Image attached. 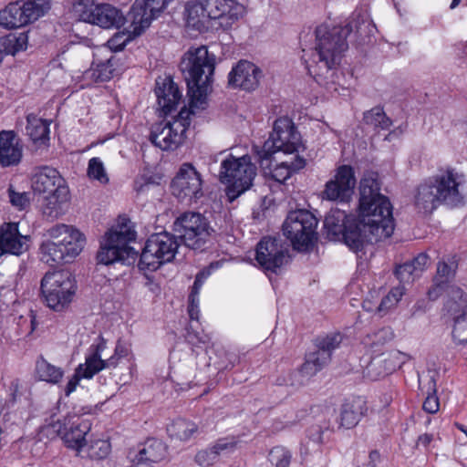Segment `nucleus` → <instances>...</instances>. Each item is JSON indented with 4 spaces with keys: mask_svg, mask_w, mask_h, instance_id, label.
<instances>
[{
    "mask_svg": "<svg viewBox=\"0 0 467 467\" xmlns=\"http://www.w3.org/2000/svg\"><path fill=\"white\" fill-rule=\"evenodd\" d=\"M203 273H199L197 274L196 277H195V280L193 282V285L192 286V290H191V293H193V294H196V295H199V291L202 285V277H203Z\"/></svg>",
    "mask_w": 467,
    "mask_h": 467,
    "instance_id": "obj_62",
    "label": "nucleus"
},
{
    "mask_svg": "<svg viewBox=\"0 0 467 467\" xmlns=\"http://www.w3.org/2000/svg\"><path fill=\"white\" fill-rule=\"evenodd\" d=\"M119 359L120 358L115 353L109 358L103 359V369L115 368L119 365Z\"/></svg>",
    "mask_w": 467,
    "mask_h": 467,
    "instance_id": "obj_61",
    "label": "nucleus"
},
{
    "mask_svg": "<svg viewBox=\"0 0 467 467\" xmlns=\"http://www.w3.org/2000/svg\"><path fill=\"white\" fill-rule=\"evenodd\" d=\"M376 336H379V337H383L384 339H390L393 336L391 330L389 327H383L379 330V332L376 334Z\"/></svg>",
    "mask_w": 467,
    "mask_h": 467,
    "instance_id": "obj_64",
    "label": "nucleus"
},
{
    "mask_svg": "<svg viewBox=\"0 0 467 467\" xmlns=\"http://www.w3.org/2000/svg\"><path fill=\"white\" fill-rule=\"evenodd\" d=\"M111 446L107 440H96L88 447V456L91 460L105 459L110 452Z\"/></svg>",
    "mask_w": 467,
    "mask_h": 467,
    "instance_id": "obj_44",
    "label": "nucleus"
},
{
    "mask_svg": "<svg viewBox=\"0 0 467 467\" xmlns=\"http://www.w3.org/2000/svg\"><path fill=\"white\" fill-rule=\"evenodd\" d=\"M98 5L96 0H74L72 13L74 16L82 22L88 23L93 17L94 10Z\"/></svg>",
    "mask_w": 467,
    "mask_h": 467,
    "instance_id": "obj_40",
    "label": "nucleus"
},
{
    "mask_svg": "<svg viewBox=\"0 0 467 467\" xmlns=\"http://www.w3.org/2000/svg\"><path fill=\"white\" fill-rule=\"evenodd\" d=\"M198 431V426L185 419H176L167 428V431L171 438H174L180 441H188L193 434Z\"/></svg>",
    "mask_w": 467,
    "mask_h": 467,
    "instance_id": "obj_38",
    "label": "nucleus"
},
{
    "mask_svg": "<svg viewBox=\"0 0 467 467\" xmlns=\"http://www.w3.org/2000/svg\"><path fill=\"white\" fill-rule=\"evenodd\" d=\"M254 258L264 272L277 274L289 262L288 244L279 237L265 236L256 244Z\"/></svg>",
    "mask_w": 467,
    "mask_h": 467,
    "instance_id": "obj_17",
    "label": "nucleus"
},
{
    "mask_svg": "<svg viewBox=\"0 0 467 467\" xmlns=\"http://www.w3.org/2000/svg\"><path fill=\"white\" fill-rule=\"evenodd\" d=\"M377 180L363 178L359 185L358 214H348L340 209H331L324 220L327 238L342 240L352 251H361L368 244L389 238L395 223L392 205L379 192Z\"/></svg>",
    "mask_w": 467,
    "mask_h": 467,
    "instance_id": "obj_1",
    "label": "nucleus"
},
{
    "mask_svg": "<svg viewBox=\"0 0 467 467\" xmlns=\"http://www.w3.org/2000/svg\"><path fill=\"white\" fill-rule=\"evenodd\" d=\"M23 157L21 140L14 130L0 131V165L2 167L16 166Z\"/></svg>",
    "mask_w": 467,
    "mask_h": 467,
    "instance_id": "obj_25",
    "label": "nucleus"
},
{
    "mask_svg": "<svg viewBox=\"0 0 467 467\" xmlns=\"http://www.w3.org/2000/svg\"><path fill=\"white\" fill-rule=\"evenodd\" d=\"M40 289L47 306L59 312L71 303L77 284L69 271L62 270L46 274L41 280Z\"/></svg>",
    "mask_w": 467,
    "mask_h": 467,
    "instance_id": "obj_14",
    "label": "nucleus"
},
{
    "mask_svg": "<svg viewBox=\"0 0 467 467\" xmlns=\"http://www.w3.org/2000/svg\"><path fill=\"white\" fill-rule=\"evenodd\" d=\"M31 186L36 194L45 197L44 214L57 217L60 204L67 200L68 195V189L58 171L48 166L37 168L31 178Z\"/></svg>",
    "mask_w": 467,
    "mask_h": 467,
    "instance_id": "obj_10",
    "label": "nucleus"
},
{
    "mask_svg": "<svg viewBox=\"0 0 467 467\" xmlns=\"http://www.w3.org/2000/svg\"><path fill=\"white\" fill-rule=\"evenodd\" d=\"M36 372L40 380L53 385L58 384L64 376V370L61 368L52 365L44 358L37 359Z\"/></svg>",
    "mask_w": 467,
    "mask_h": 467,
    "instance_id": "obj_37",
    "label": "nucleus"
},
{
    "mask_svg": "<svg viewBox=\"0 0 467 467\" xmlns=\"http://www.w3.org/2000/svg\"><path fill=\"white\" fill-rule=\"evenodd\" d=\"M238 442V439L234 436L219 438L212 444V450L217 451V456L219 458L223 453L234 451Z\"/></svg>",
    "mask_w": 467,
    "mask_h": 467,
    "instance_id": "obj_49",
    "label": "nucleus"
},
{
    "mask_svg": "<svg viewBox=\"0 0 467 467\" xmlns=\"http://www.w3.org/2000/svg\"><path fill=\"white\" fill-rule=\"evenodd\" d=\"M129 352H130L129 347L125 343H123L121 340H118L115 349H114V353L119 358H121L127 357L129 355Z\"/></svg>",
    "mask_w": 467,
    "mask_h": 467,
    "instance_id": "obj_59",
    "label": "nucleus"
},
{
    "mask_svg": "<svg viewBox=\"0 0 467 467\" xmlns=\"http://www.w3.org/2000/svg\"><path fill=\"white\" fill-rule=\"evenodd\" d=\"M81 367H77L75 369L74 375L71 377V379L68 380L65 387V395L68 397L72 392H74L79 384V381L81 379H84V376H82L81 373Z\"/></svg>",
    "mask_w": 467,
    "mask_h": 467,
    "instance_id": "obj_56",
    "label": "nucleus"
},
{
    "mask_svg": "<svg viewBox=\"0 0 467 467\" xmlns=\"http://www.w3.org/2000/svg\"><path fill=\"white\" fill-rule=\"evenodd\" d=\"M194 109L183 107L172 121L163 120L154 124L150 134V142L162 150L177 149L184 140Z\"/></svg>",
    "mask_w": 467,
    "mask_h": 467,
    "instance_id": "obj_15",
    "label": "nucleus"
},
{
    "mask_svg": "<svg viewBox=\"0 0 467 467\" xmlns=\"http://www.w3.org/2000/svg\"><path fill=\"white\" fill-rule=\"evenodd\" d=\"M457 269L458 260L456 255H453L448 259V262L440 261L438 263L436 275L433 278L444 281V283L449 285L450 281L454 278Z\"/></svg>",
    "mask_w": 467,
    "mask_h": 467,
    "instance_id": "obj_41",
    "label": "nucleus"
},
{
    "mask_svg": "<svg viewBox=\"0 0 467 467\" xmlns=\"http://www.w3.org/2000/svg\"><path fill=\"white\" fill-rule=\"evenodd\" d=\"M173 230L188 248L202 253L213 244L216 231L209 219L199 212H184L173 223Z\"/></svg>",
    "mask_w": 467,
    "mask_h": 467,
    "instance_id": "obj_8",
    "label": "nucleus"
},
{
    "mask_svg": "<svg viewBox=\"0 0 467 467\" xmlns=\"http://www.w3.org/2000/svg\"><path fill=\"white\" fill-rule=\"evenodd\" d=\"M28 36L26 33H10L0 37V54L16 55L25 50L27 46Z\"/></svg>",
    "mask_w": 467,
    "mask_h": 467,
    "instance_id": "obj_36",
    "label": "nucleus"
},
{
    "mask_svg": "<svg viewBox=\"0 0 467 467\" xmlns=\"http://www.w3.org/2000/svg\"><path fill=\"white\" fill-rule=\"evenodd\" d=\"M329 431H333V427L329 421L324 420L320 424L312 425L307 430V436L312 441L322 444L325 442V433Z\"/></svg>",
    "mask_w": 467,
    "mask_h": 467,
    "instance_id": "obj_48",
    "label": "nucleus"
},
{
    "mask_svg": "<svg viewBox=\"0 0 467 467\" xmlns=\"http://www.w3.org/2000/svg\"><path fill=\"white\" fill-rule=\"evenodd\" d=\"M376 26L366 11L355 10L348 18L346 26H317L316 29V47L311 55L312 64L306 67L310 75L322 76L335 69L341 62L343 53L348 48V36L350 42L364 45L370 41Z\"/></svg>",
    "mask_w": 467,
    "mask_h": 467,
    "instance_id": "obj_2",
    "label": "nucleus"
},
{
    "mask_svg": "<svg viewBox=\"0 0 467 467\" xmlns=\"http://www.w3.org/2000/svg\"><path fill=\"white\" fill-rule=\"evenodd\" d=\"M291 459V451L283 446L273 447L268 454L269 462L275 467H289Z\"/></svg>",
    "mask_w": 467,
    "mask_h": 467,
    "instance_id": "obj_43",
    "label": "nucleus"
},
{
    "mask_svg": "<svg viewBox=\"0 0 467 467\" xmlns=\"http://www.w3.org/2000/svg\"><path fill=\"white\" fill-rule=\"evenodd\" d=\"M262 77L259 67L250 61L240 60L228 74V87L251 92L258 88Z\"/></svg>",
    "mask_w": 467,
    "mask_h": 467,
    "instance_id": "obj_21",
    "label": "nucleus"
},
{
    "mask_svg": "<svg viewBox=\"0 0 467 467\" xmlns=\"http://www.w3.org/2000/svg\"><path fill=\"white\" fill-rule=\"evenodd\" d=\"M88 175L89 178L99 181L100 183H108L109 178L105 171L103 162L99 158H92L88 161Z\"/></svg>",
    "mask_w": 467,
    "mask_h": 467,
    "instance_id": "obj_46",
    "label": "nucleus"
},
{
    "mask_svg": "<svg viewBox=\"0 0 467 467\" xmlns=\"http://www.w3.org/2000/svg\"><path fill=\"white\" fill-rule=\"evenodd\" d=\"M449 287V285L444 281H440L433 278V284L428 290V298L431 301L437 300L444 291Z\"/></svg>",
    "mask_w": 467,
    "mask_h": 467,
    "instance_id": "obj_55",
    "label": "nucleus"
},
{
    "mask_svg": "<svg viewBox=\"0 0 467 467\" xmlns=\"http://www.w3.org/2000/svg\"><path fill=\"white\" fill-rule=\"evenodd\" d=\"M185 339L193 347H199L201 344H206L209 341L208 336L203 332L194 330L192 324L186 327Z\"/></svg>",
    "mask_w": 467,
    "mask_h": 467,
    "instance_id": "obj_52",
    "label": "nucleus"
},
{
    "mask_svg": "<svg viewBox=\"0 0 467 467\" xmlns=\"http://www.w3.org/2000/svg\"><path fill=\"white\" fill-rule=\"evenodd\" d=\"M432 441H433V434L424 433V434L419 436L418 441H417V445L427 448Z\"/></svg>",
    "mask_w": 467,
    "mask_h": 467,
    "instance_id": "obj_60",
    "label": "nucleus"
},
{
    "mask_svg": "<svg viewBox=\"0 0 467 467\" xmlns=\"http://www.w3.org/2000/svg\"><path fill=\"white\" fill-rule=\"evenodd\" d=\"M18 380H13L9 386V391H10V401L15 402L16 401V392L18 391Z\"/></svg>",
    "mask_w": 467,
    "mask_h": 467,
    "instance_id": "obj_63",
    "label": "nucleus"
},
{
    "mask_svg": "<svg viewBox=\"0 0 467 467\" xmlns=\"http://www.w3.org/2000/svg\"><path fill=\"white\" fill-rule=\"evenodd\" d=\"M465 175L451 166L440 168L435 174L419 183L413 194V204L419 213H431L440 205L451 208L464 204L462 188Z\"/></svg>",
    "mask_w": 467,
    "mask_h": 467,
    "instance_id": "obj_3",
    "label": "nucleus"
},
{
    "mask_svg": "<svg viewBox=\"0 0 467 467\" xmlns=\"http://www.w3.org/2000/svg\"><path fill=\"white\" fill-rule=\"evenodd\" d=\"M204 0H199L193 3H190L186 5V21L188 26L201 30L205 26L206 23L210 21V18L206 16L205 5H203Z\"/></svg>",
    "mask_w": 467,
    "mask_h": 467,
    "instance_id": "obj_34",
    "label": "nucleus"
},
{
    "mask_svg": "<svg viewBox=\"0 0 467 467\" xmlns=\"http://www.w3.org/2000/svg\"><path fill=\"white\" fill-rule=\"evenodd\" d=\"M40 252L41 260L51 266L67 263L60 241L43 242L40 246Z\"/></svg>",
    "mask_w": 467,
    "mask_h": 467,
    "instance_id": "obj_33",
    "label": "nucleus"
},
{
    "mask_svg": "<svg viewBox=\"0 0 467 467\" xmlns=\"http://www.w3.org/2000/svg\"><path fill=\"white\" fill-rule=\"evenodd\" d=\"M444 310L455 323L463 320L467 313V294L459 286H450Z\"/></svg>",
    "mask_w": 467,
    "mask_h": 467,
    "instance_id": "obj_31",
    "label": "nucleus"
},
{
    "mask_svg": "<svg viewBox=\"0 0 467 467\" xmlns=\"http://www.w3.org/2000/svg\"><path fill=\"white\" fill-rule=\"evenodd\" d=\"M363 121L366 125L380 130H389L392 125L391 119L386 115L381 106H376L365 111L363 114Z\"/></svg>",
    "mask_w": 467,
    "mask_h": 467,
    "instance_id": "obj_39",
    "label": "nucleus"
},
{
    "mask_svg": "<svg viewBox=\"0 0 467 467\" xmlns=\"http://www.w3.org/2000/svg\"><path fill=\"white\" fill-rule=\"evenodd\" d=\"M7 195L12 206L18 210H25L30 205L29 193L26 192H16L12 184L8 186Z\"/></svg>",
    "mask_w": 467,
    "mask_h": 467,
    "instance_id": "obj_47",
    "label": "nucleus"
},
{
    "mask_svg": "<svg viewBox=\"0 0 467 467\" xmlns=\"http://www.w3.org/2000/svg\"><path fill=\"white\" fill-rule=\"evenodd\" d=\"M28 236L19 233L18 223H4L0 225V257L5 254L20 255L28 245Z\"/></svg>",
    "mask_w": 467,
    "mask_h": 467,
    "instance_id": "obj_24",
    "label": "nucleus"
},
{
    "mask_svg": "<svg viewBox=\"0 0 467 467\" xmlns=\"http://www.w3.org/2000/svg\"><path fill=\"white\" fill-rule=\"evenodd\" d=\"M177 236L162 231L149 236L139 256L140 270L156 271L162 265L171 262L177 253Z\"/></svg>",
    "mask_w": 467,
    "mask_h": 467,
    "instance_id": "obj_13",
    "label": "nucleus"
},
{
    "mask_svg": "<svg viewBox=\"0 0 467 467\" xmlns=\"http://www.w3.org/2000/svg\"><path fill=\"white\" fill-rule=\"evenodd\" d=\"M215 56L207 47H191L182 56L180 68L187 84L189 106L204 109L206 97L215 69Z\"/></svg>",
    "mask_w": 467,
    "mask_h": 467,
    "instance_id": "obj_5",
    "label": "nucleus"
},
{
    "mask_svg": "<svg viewBox=\"0 0 467 467\" xmlns=\"http://www.w3.org/2000/svg\"><path fill=\"white\" fill-rule=\"evenodd\" d=\"M206 16L218 20L223 30L230 29L238 21L240 6L234 0H204Z\"/></svg>",
    "mask_w": 467,
    "mask_h": 467,
    "instance_id": "obj_22",
    "label": "nucleus"
},
{
    "mask_svg": "<svg viewBox=\"0 0 467 467\" xmlns=\"http://www.w3.org/2000/svg\"><path fill=\"white\" fill-rule=\"evenodd\" d=\"M317 224L318 220L311 212L298 209L288 213L282 230L295 250L308 252L317 241Z\"/></svg>",
    "mask_w": 467,
    "mask_h": 467,
    "instance_id": "obj_12",
    "label": "nucleus"
},
{
    "mask_svg": "<svg viewBox=\"0 0 467 467\" xmlns=\"http://www.w3.org/2000/svg\"><path fill=\"white\" fill-rule=\"evenodd\" d=\"M436 392V382L435 379L431 378L429 381L428 395L422 404V409L427 413L434 414L440 409V401Z\"/></svg>",
    "mask_w": 467,
    "mask_h": 467,
    "instance_id": "obj_45",
    "label": "nucleus"
},
{
    "mask_svg": "<svg viewBox=\"0 0 467 467\" xmlns=\"http://www.w3.org/2000/svg\"><path fill=\"white\" fill-rule=\"evenodd\" d=\"M118 65L119 59L113 55L104 60L94 57L91 67L84 72V78L95 83L109 81L115 76Z\"/></svg>",
    "mask_w": 467,
    "mask_h": 467,
    "instance_id": "obj_30",
    "label": "nucleus"
},
{
    "mask_svg": "<svg viewBox=\"0 0 467 467\" xmlns=\"http://www.w3.org/2000/svg\"><path fill=\"white\" fill-rule=\"evenodd\" d=\"M219 460L217 451L212 450V445L198 451L195 455V462L202 467H210Z\"/></svg>",
    "mask_w": 467,
    "mask_h": 467,
    "instance_id": "obj_50",
    "label": "nucleus"
},
{
    "mask_svg": "<svg viewBox=\"0 0 467 467\" xmlns=\"http://www.w3.org/2000/svg\"><path fill=\"white\" fill-rule=\"evenodd\" d=\"M128 40L129 38L124 37V35L117 33L108 41L109 49H105V51L109 56L112 55V51H120L125 47Z\"/></svg>",
    "mask_w": 467,
    "mask_h": 467,
    "instance_id": "obj_54",
    "label": "nucleus"
},
{
    "mask_svg": "<svg viewBox=\"0 0 467 467\" xmlns=\"http://www.w3.org/2000/svg\"><path fill=\"white\" fill-rule=\"evenodd\" d=\"M256 175V167L251 158L228 155L221 163L220 181L226 184V195L233 202L249 190Z\"/></svg>",
    "mask_w": 467,
    "mask_h": 467,
    "instance_id": "obj_11",
    "label": "nucleus"
},
{
    "mask_svg": "<svg viewBox=\"0 0 467 467\" xmlns=\"http://www.w3.org/2000/svg\"><path fill=\"white\" fill-rule=\"evenodd\" d=\"M300 149L305 147L295 123L288 117H280L275 120L269 139L263 146H254V152L260 166L265 167V161H270L275 152L298 154Z\"/></svg>",
    "mask_w": 467,
    "mask_h": 467,
    "instance_id": "obj_7",
    "label": "nucleus"
},
{
    "mask_svg": "<svg viewBox=\"0 0 467 467\" xmlns=\"http://www.w3.org/2000/svg\"><path fill=\"white\" fill-rule=\"evenodd\" d=\"M76 228L64 223L56 224L47 230L48 235L53 239L52 242H59L63 237H67Z\"/></svg>",
    "mask_w": 467,
    "mask_h": 467,
    "instance_id": "obj_53",
    "label": "nucleus"
},
{
    "mask_svg": "<svg viewBox=\"0 0 467 467\" xmlns=\"http://www.w3.org/2000/svg\"><path fill=\"white\" fill-rule=\"evenodd\" d=\"M306 165V159L304 157L299 156V154H296L291 161H282L276 164L273 169L272 158H270V161H265V167L261 166V168L264 171L268 169L269 174L275 182L279 183H285L286 180L292 176L293 173L304 169ZM265 172L266 173V171Z\"/></svg>",
    "mask_w": 467,
    "mask_h": 467,
    "instance_id": "obj_29",
    "label": "nucleus"
},
{
    "mask_svg": "<svg viewBox=\"0 0 467 467\" xmlns=\"http://www.w3.org/2000/svg\"><path fill=\"white\" fill-rule=\"evenodd\" d=\"M405 293V287L403 285H399L393 287L388 295H386L380 301L377 307V311L379 314H385L389 309L395 306L398 302L401 299Z\"/></svg>",
    "mask_w": 467,
    "mask_h": 467,
    "instance_id": "obj_42",
    "label": "nucleus"
},
{
    "mask_svg": "<svg viewBox=\"0 0 467 467\" xmlns=\"http://www.w3.org/2000/svg\"><path fill=\"white\" fill-rule=\"evenodd\" d=\"M356 183L354 169L349 165H341L336 170L334 177L326 182L322 198L337 203H348Z\"/></svg>",
    "mask_w": 467,
    "mask_h": 467,
    "instance_id": "obj_20",
    "label": "nucleus"
},
{
    "mask_svg": "<svg viewBox=\"0 0 467 467\" xmlns=\"http://www.w3.org/2000/svg\"><path fill=\"white\" fill-rule=\"evenodd\" d=\"M60 242L67 256V262L70 263L83 250L86 238L82 233L76 229L67 235V237H63Z\"/></svg>",
    "mask_w": 467,
    "mask_h": 467,
    "instance_id": "obj_35",
    "label": "nucleus"
},
{
    "mask_svg": "<svg viewBox=\"0 0 467 467\" xmlns=\"http://www.w3.org/2000/svg\"><path fill=\"white\" fill-rule=\"evenodd\" d=\"M167 455L166 444L158 439H148L140 444L134 455L130 452V457L134 465L157 463L164 460Z\"/></svg>",
    "mask_w": 467,
    "mask_h": 467,
    "instance_id": "obj_26",
    "label": "nucleus"
},
{
    "mask_svg": "<svg viewBox=\"0 0 467 467\" xmlns=\"http://www.w3.org/2000/svg\"><path fill=\"white\" fill-rule=\"evenodd\" d=\"M430 257L426 253H420L415 256L412 260L408 261L410 265H413L415 272L419 275L421 273L427 264L429 263Z\"/></svg>",
    "mask_w": 467,
    "mask_h": 467,
    "instance_id": "obj_57",
    "label": "nucleus"
},
{
    "mask_svg": "<svg viewBox=\"0 0 467 467\" xmlns=\"http://www.w3.org/2000/svg\"><path fill=\"white\" fill-rule=\"evenodd\" d=\"M154 92L164 115H169L175 110L182 98L179 87L170 76L159 77L156 79Z\"/></svg>",
    "mask_w": 467,
    "mask_h": 467,
    "instance_id": "obj_23",
    "label": "nucleus"
},
{
    "mask_svg": "<svg viewBox=\"0 0 467 467\" xmlns=\"http://www.w3.org/2000/svg\"><path fill=\"white\" fill-rule=\"evenodd\" d=\"M153 182L150 177H141L135 181L134 189L137 192H143L149 189L150 185L152 184Z\"/></svg>",
    "mask_w": 467,
    "mask_h": 467,
    "instance_id": "obj_58",
    "label": "nucleus"
},
{
    "mask_svg": "<svg viewBox=\"0 0 467 467\" xmlns=\"http://www.w3.org/2000/svg\"><path fill=\"white\" fill-rule=\"evenodd\" d=\"M171 0H136L127 17L117 7L106 4L98 3L93 17L88 24L98 26L103 29L120 28L126 21L130 23V32L134 36H140L148 28Z\"/></svg>",
    "mask_w": 467,
    "mask_h": 467,
    "instance_id": "obj_4",
    "label": "nucleus"
},
{
    "mask_svg": "<svg viewBox=\"0 0 467 467\" xmlns=\"http://www.w3.org/2000/svg\"><path fill=\"white\" fill-rule=\"evenodd\" d=\"M26 134L34 144L47 146L49 141V122L35 114L26 116Z\"/></svg>",
    "mask_w": 467,
    "mask_h": 467,
    "instance_id": "obj_32",
    "label": "nucleus"
},
{
    "mask_svg": "<svg viewBox=\"0 0 467 467\" xmlns=\"http://www.w3.org/2000/svg\"><path fill=\"white\" fill-rule=\"evenodd\" d=\"M50 9L49 0L16 1L0 10V25L7 29L25 26Z\"/></svg>",
    "mask_w": 467,
    "mask_h": 467,
    "instance_id": "obj_16",
    "label": "nucleus"
},
{
    "mask_svg": "<svg viewBox=\"0 0 467 467\" xmlns=\"http://www.w3.org/2000/svg\"><path fill=\"white\" fill-rule=\"evenodd\" d=\"M170 188L173 196L187 203L197 202L203 196L202 175L189 162L182 164Z\"/></svg>",
    "mask_w": 467,
    "mask_h": 467,
    "instance_id": "obj_18",
    "label": "nucleus"
},
{
    "mask_svg": "<svg viewBox=\"0 0 467 467\" xmlns=\"http://www.w3.org/2000/svg\"><path fill=\"white\" fill-rule=\"evenodd\" d=\"M368 408L363 398L358 397L347 400L340 408L337 429L354 428L367 412Z\"/></svg>",
    "mask_w": 467,
    "mask_h": 467,
    "instance_id": "obj_27",
    "label": "nucleus"
},
{
    "mask_svg": "<svg viewBox=\"0 0 467 467\" xmlns=\"http://www.w3.org/2000/svg\"><path fill=\"white\" fill-rule=\"evenodd\" d=\"M394 275L400 283H410L414 276H418L413 265H410L408 261L397 266Z\"/></svg>",
    "mask_w": 467,
    "mask_h": 467,
    "instance_id": "obj_51",
    "label": "nucleus"
},
{
    "mask_svg": "<svg viewBox=\"0 0 467 467\" xmlns=\"http://www.w3.org/2000/svg\"><path fill=\"white\" fill-rule=\"evenodd\" d=\"M106 348L107 341L101 336L98 337L97 342L90 345L86 355L85 363L78 366L81 367V373L84 379H90L99 371L103 370L104 362L101 358V354Z\"/></svg>",
    "mask_w": 467,
    "mask_h": 467,
    "instance_id": "obj_28",
    "label": "nucleus"
},
{
    "mask_svg": "<svg viewBox=\"0 0 467 467\" xmlns=\"http://www.w3.org/2000/svg\"><path fill=\"white\" fill-rule=\"evenodd\" d=\"M54 417L55 413H52L50 421L40 427L39 439L60 437L67 448L79 451L86 445V436L91 429L89 420L71 413L56 420Z\"/></svg>",
    "mask_w": 467,
    "mask_h": 467,
    "instance_id": "obj_9",
    "label": "nucleus"
},
{
    "mask_svg": "<svg viewBox=\"0 0 467 467\" xmlns=\"http://www.w3.org/2000/svg\"><path fill=\"white\" fill-rule=\"evenodd\" d=\"M342 340L343 336L338 332L317 337L314 341L316 349L306 355L301 368L302 373L313 376L322 370L329 364L333 352L339 348Z\"/></svg>",
    "mask_w": 467,
    "mask_h": 467,
    "instance_id": "obj_19",
    "label": "nucleus"
},
{
    "mask_svg": "<svg viewBox=\"0 0 467 467\" xmlns=\"http://www.w3.org/2000/svg\"><path fill=\"white\" fill-rule=\"evenodd\" d=\"M137 237L136 231L131 227L130 221L123 219L115 228L109 230L97 254L99 264L109 265L114 263L133 265L139 253L129 244Z\"/></svg>",
    "mask_w": 467,
    "mask_h": 467,
    "instance_id": "obj_6",
    "label": "nucleus"
}]
</instances>
